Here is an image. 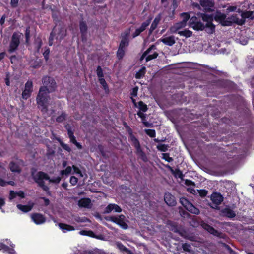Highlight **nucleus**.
Segmentation results:
<instances>
[{"label":"nucleus","instance_id":"21","mask_svg":"<svg viewBox=\"0 0 254 254\" xmlns=\"http://www.w3.org/2000/svg\"><path fill=\"white\" fill-rule=\"evenodd\" d=\"M129 140L131 142L132 145L135 147L136 150L141 148L138 140L133 135L132 132L129 133Z\"/></svg>","mask_w":254,"mask_h":254},{"label":"nucleus","instance_id":"1","mask_svg":"<svg viewBox=\"0 0 254 254\" xmlns=\"http://www.w3.org/2000/svg\"><path fill=\"white\" fill-rule=\"evenodd\" d=\"M201 18L205 24L203 23L195 16L192 17L190 20V25L195 30H205L208 34H212L215 31V26L212 23L213 18L211 16L203 14Z\"/></svg>","mask_w":254,"mask_h":254},{"label":"nucleus","instance_id":"5","mask_svg":"<svg viewBox=\"0 0 254 254\" xmlns=\"http://www.w3.org/2000/svg\"><path fill=\"white\" fill-rule=\"evenodd\" d=\"M213 204H209V206L215 209H219V205L223 201L224 197L222 195L217 192H213L210 197Z\"/></svg>","mask_w":254,"mask_h":254},{"label":"nucleus","instance_id":"8","mask_svg":"<svg viewBox=\"0 0 254 254\" xmlns=\"http://www.w3.org/2000/svg\"><path fill=\"white\" fill-rule=\"evenodd\" d=\"M215 20L219 22L222 26H229L230 23L227 20L226 15L219 11H217L214 14Z\"/></svg>","mask_w":254,"mask_h":254},{"label":"nucleus","instance_id":"46","mask_svg":"<svg viewBox=\"0 0 254 254\" xmlns=\"http://www.w3.org/2000/svg\"><path fill=\"white\" fill-rule=\"evenodd\" d=\"M163 155V159H165L166 161H167L168 162H170L173 161L172 158L170 157L169 156V154L168 153H163L162 154Z\"/></svg>","mask_w":254,"mask_h":254},{"label":"nucleus","instance_id":"43","mask_svg":"<svg viewBox=\"0 0 254 254\" xmlns=\"http://www.w3.org/2000/svg\"><path fill=\"white\" fill-rule=\"evenodd\" d=\"M145 132L150 137H154L156 135V132L154 129H145Z\"/></svg>","mask_w":254,"mask_h":254},{"label":"nucleus","instance_id":"37","mask_svg":"<svg viewBox=\"0 0 254 254\" xmlns=\"http://www.w3.org/2000/svg\"><path fill=\"white\" fill-rule=\"evenodd\" d=\"M80 29L82 34L86 33L87 27L86 24L85 22L82 21L80 23Z\"/></svg>","mask_w":254,"mask_h":254},{"label":"nucleus","instance_id":"44","mask_svg":"<svg viewBox=\"0 0 254 254\" xmlns=\"http://www.w3.org/2000/svg\"><path fill=\"white\" fill-rule=\"evenodd\" d=\"M124 54H125L124 49H123L122 48H119L117 53V57H118V58L119 59L122 58L123 57V56H124Z\"/></svg>","mask_w":254,"mask_h":254},{"label":"nucleus","instance_id":"60","mask_svg":"<svg viewBox=\"0 0 254 254\" xmlns=\"http://www.w3.org/2000/svg\"><path fill=\"white\" fill-rule=\"evenodd\" d=\"M101 178L103 180V182L107 184H109L110 182H108L107 180L109 179V177L107 176H101Z\"/></svg>","mask_w":254,"mask_h":254},{"label":"nucleus","instance_id":"9","mask_svg":"<svg viewBox=\"0 0 254 254\" xmlns=\"http://www.w3.org/2000/svg\"><path fill=\"white\" fill-rule=\"evenodd\" d=\"M33 85L32 81H27L25 85L24 90L22 92V97L24 99H28L31 95L32 92Z\"/></svg>","mask_w":254,"mask_h":254},{"label":"nucleus","instance_id":"28","mask_svg":"<svg viewBox=\"0 0 254 254\" xmlns=\"http://www.w3.org/2000/svg\"><path fill=\"white\" fill-rule=\"evenodd\" d=\"M180 202L186 210L189 207L190 205L191 204L190 202L185 197L180 198Z\"/></svg>","mask_w":254,"mask_h":254},{"label":"nucleus","instance_id":"23","mask_svg":"<svg viewBox=\"0 0 254 254\" xmlns=\"http://www.w3.org/2000/svg\"><path fill=\"white\" fill-rule=\"evenodd\" d=\"M116 245L117 248L119 249L121 252L126 253L127 254H131L132 251L125 246L121 242H116Z\"/></svg>","mask_w":254,"mask_h":254},{"label":"nucleus","instance_id":"16","mask_svg":"<svg viewBox=\"0 0 254 254\" xmlns=\"http://www.w3.org/2000/svg\"><path fill=\"white\" fill-rule=\"evenodd\" d=\"M78 205L81 208H91L92 207L91 201L89 198L80 199L78 202Z\"/></svg>","mask_w":254,"mask_h":254},{"label":"nucleus","instance_id":"24","mask_svg":"<svg viewBox=\"0 0 254 254\" xmlns=\"http://www.w3.org/2000/svg\"><path fill=\"white\" fill-rule=\"evenodd\" d=\"M160 20H161L160 15H158L157 17H155V18L154 19L153 22L151 24V27L150 28V33H151L153 30H154L156 28Z\"/></svg>","mask_w":254,"mask_h":254},{"label":"nucleus","instance_id":"63","mask_svg":"<svg viewBox=\"0 0 254 254\" xmlns=\"http://www.w3.org/2000/svg\"><path fill=\"white\" fill-rule=\"evenodd\" d=\"M188 191L194 195L197 193V190H195L193 188H188Z\"/></svg>","mask_w":254,"mask_h":254},{"label":"nucleus","instance_id":"57","mask_svg":"<svg viewBox=\"0 0 254 254\" xmlns=\"http://www.w3.org/2000/svg\"><path fill=\"white\" fill-rule=\"evenodd\" d=\"M19 0H11L10 4L12 7H16L17 6V4Z\"/></svg>","mask_w":254,"mask_h":254},{"label":"nucleus","instance_id":"47","mask_svg":"<svg viewBox=\"0 0 254 254\" xmlns=\"http://www.w3.org/2000/svg\"><path fill=\"white\" fill-rule=\"evenodd\" d=\"M113 211L115 212L120 213L122 212V209L118 205L113 203Z\"/></svg>","mask_w":254,"mask_h":254},{"label":"nucleus","instance_id":"26","mask_svg":"<svg viewBox=\"0 0 254 254\" xmlns=\"http://www.w3.org/2000/svg\"><path fill=\"white\" fill-rule=\"evenodd\" d=\"M157 48L156 46L154 45H151L149 48H148L142 55L140 60H142L144 58H146V57L147 56V55L149 54L150 52L152 50H156Z\"/></svg>","mask_w":254,"mask_h":254},{"label":"nucleus","instance_id":"54","mask_svg":"<svg viewBox=\"0 0 254 254\" xmlns=\"http://www.w3.org/2000/svg\"><path fill=\"white\" fill-rule=\"evenodd\" d=\"M50 53V50L49 49H46L43 53V56L44 58L47 61L48 59V56Z\"/></svg>","mask_w":254,"mask_h":254},{"label":"nucleus","instance_id":"29","mask_svg":"<svg viewBox=\"0 0 254 254\" xmlns=\"http://www.w3.org/2000/svg\"><path fill=\"white\" fill-rule=\"evenodd\" d=\"M178 33L180 36L185 37L186 38L190 37L192 35V32L187 29H185L183 31H178Z\"/></svg>","mask_w":254,"mask_h":254},{"label":"nucleus","instance_id":"20","mask_svg":"<svg viewBox=\"0 0 254 254\" xmlns=\"http://www.w3.org/2000/svg\"><path fill=\"white\" fill-rule=\"evenodd\" d=\"M160 40L164 44L169 46L173 45L176 42L175 38L174 36H170L161 38Z\"/></svg>","mask_w":254,"mask_h":254},{"label":"nucleus","instance_id":"45","mask_svg":"<svg viewBox=\"0 0 254 254\" xmlns=\"http://www.w3.org/2000/svg\"><path fill=\"white\" fill-rule=\"evenodd\" d=\"M97 75L99 78H101L104 77V74L103 73V70L101 66H98L97 68Z\"/></svg>","mask_w":254,"mask_h":254},{"label":"nucleus","instance_id":"51","mask_svg":"<svg viewBox=\"0 0 254 254\" xmlns=\"http://www.w3.org/2000/svg\"><path fill=\"white\" fill-rule=\"evenodd\" d=\"M16 196H17L16 192H15L13 190L10 191L9 196V199H10V200L13 199L14 198H15L16 197Z\"/></svg>","mask_w":254,"mask_h":254},{"label":"nucleus","instance_id":"61","mask_svg":"<svg viewBox=\"0 0 254 254\" xmlns=\"http://www.w3.org/2000/svg\"><path fill=\"white\" fill-rule=\"evenodd\" d=\"M137 91H138V87H135L133 88L132 92H131V95L133 96H136L137 94Z\"/></svg>","mask_w":254,"mask_h":254},{"label":"nucleus","instance_id":"12","mask_svg":"<svg viewBox=\"0 0 254 254\" xmlns=\"http://www.w3.org/2000/svg\"><path fill=\"white\" fill-rule=\"evenodd\" d=\"M164 199L167 205L169 206H174L176 204L175 197L169 192L165 193Z\"/></svg>","mask_w":254,"mask_h":254},{"label":"nucleus","instance_id":"3","mask_svg":"<svg viewBox=\"0 0 254 254\" xmlns=\"http://www.w3.org/2000/svg\"><path fill=\"white\" fill-rule=\"evenodd\" d=\"M125 215L121 214L118 217L116 216H107L105 219L108 221H111L119 225L123 229H127L128 227V225L125 222Z\"/></svg>","mask_w":254,"mask_h":254},{"label":"nucleus","instance_id":"14","mask_svg":"<svg viewBox=\"0 0 254 254\" xmlns=\"http://www.w3.org/2000/svg\"><path fill=\"white\" fill-rule=\"evenodd\" d=\"M200 4L204 9L211 11L214 7V2L213 0H200Z\"/></svg>","mask_w":254,"mask_h":254},{"label":"nucleus","instance_id":"7","mask_svg":"<svg viewBox=\"0 0 254 254\" xmlns=\"http://www.w3.org/2000/svg\"><path fill=\"white\" fill-rule=\"evenodd\" d=\"M43 83L44 86L42 87H45L48 92L51 93L55 91L56 84L53 78L46 76L43 78Z\"/></svg>","mask_w":254,"mask_h":254},{"label":"nucleus","instance_id":"18","mask_svg":"<svg viewBox=\"0 0 254 254\" xmlns=\"http://www.w3.org/2000/svg\"><path fill=\"white\" fill-rule=\"evenodd\" d=\"M237 12L239 13H241V15L242 17L241 19H243L244 20L246 18H250L251 19H254V11H243L240 8H238Z\"/></svg>","mask_w":254,"mask_h":254},{"label":"nucleus","instance_id":"64","mask_svg":"<svg viewBox=\"0 0 254 254\" xmlns=\"http://www.w3.org/2000/svg\"><path fill=\"white\" fill-rule=\"evenodd\" d=\"M41 199H43L44 202V205L47 206L50 204V200L46 197H42Z\"/></svg>","mask_w":254,"mask_h":254},{"label":"nucleus","instance_id":"49","mask_svg":"<svg viewBox=\"0 0 254 254\" xmlns=\"http://www.w3.org/2000/svg\"><path fill=\"white\" fill-rule=\"evenodd\" d=\"M70 182L73 185H75L78 182V178L75 177V176H71L70 178Z\"/></svg>","mask_w":254,"mask_h":254},{"label":"nucleus","instance_id":"19","mask_svg":"<svg viewBox=\"0 0 254 254\" xmlns=\"http://www.w3.org/2000/svg\"><path fill=\"white\" fill-rule=\"evenodd\" d=\"M227 20H228L230 23V26H231L233 23H237L239 25H242L245 22V20L243 19H239L237 17L236 15H231L227 18Z\"/></svg>","mask_w":254,"mask_h":254},{"label":"nucleus","instance_id":"62","mask_svg":"<svg viewBox=\"0 0 254 254\" xmlns=\"http://www.w3.org/2000/svg\"><path fill=\"white\" fill-rule=\"evenodd\" d=\"M17 196H19L21 198H23L25 197V193L23 191H19L16 192Z\"/></svg>","mask_w":254,"mask_h":254},{"label":"nucleus","instance_id":"32","mask_svg":"<svg viewBox=\"0 0 254 254\" xmlns=\"http://www.w3.org/2000/svg\"><path fill=\"white\" fill-rule=\"evenodd\" d=\"M9 168L12 172L20 173V169L19 167L13 162H11L10 163Z\"/></svg>","mask_w":254,"mask_h":254},{"label":"nucleus","instance_id":"13","mask_svg":"<svg viewBox=\"0 0 254 254\" xmlns=\"http://www.w3.org/2000/svg\"><path fill=\"white\" fill-rule=\"evenodd\" d=\"M66 128L67 130V134L68 137L70 138V142L73 143L76 145V146L79 149H82L81 145L77 142L75 136H74V132L69 127L66 126Z\"/></svg>","mask_w":254,"mask_h":254},{"label":"nucleus","instance_id":"56","mask_svg":"<svg viewBox=\"0 0 254 254\" xmlns=\"http://www.w3.org/2000/svg\"><path fill=\"white\" fill-rule=\"evenodd\" d=\"M141 33V32L140 31V30L139 29V28H137L135 30V32L133 33L132 34V37L133 38H135L136 37H137V36H138L140 33Z\"/></svg>","mask_w":254,"mask_h":254},{"label":"nucleus","instance_id":"2","mask_svg":"<svg viewBox=\"0 0 254 254\" xmlns=\"http://www.w3.org/2000/svg\"><path fill=\"white\" fill-rule=\"evenodd\" d=\"M49 93L46 91L45 87H41L36 98L38 106L43 112H45L47 110V107L50 99L48 95Z\"/></svg>","mask_w":254,"mask_h":254},{"label":"nucleus","instance_id":"25","mask_svg":"<svg viewBox=\"0 0 254 254\" xmlns=\"http://www.w3.org/2000/svg\"><path fill=\"white\" fill-rule=\"evenodd\" d=\"M79 233L82 235L87 236L97 239L99 238V237L96 235L95 233L91 230H81L79 232Z\"/></svg>","mask_w":254,"mask_h":254},{"label":"nucleus","instance_id":"52","mask_svg":"<svg viewBox=\"0 0 254 254\" xmlns=\"http://www.w3.org/2000/svg\"><path fill=\"white\" fill-rule=\"evenodd\" d=\"M238 8H237V7L236 6H229L227 10L229 11V12H234V11H236L238 10Z\"/></svg>","mask_w":254,"mask_h":254},{"label":"nucleus","instance_id":"50","mask_svg":"<svg viewBox=\"0 0 254 254\" xmlns=\"http://www.w3.org/2000/svg\"><path fill=\"white\" fill-rule=\"evenodd\" d=\"M30 28L29 27L27 28L25 31V38H26V42L28 43L29 39L30 38Z\"/></svg>","mask_w":254,"mask_h":254},{"label":"nucleus","instance_id":"59","mask_svg":"<svg viewBox=\"0 0 254 254\" xmlns=\"http://www.w3.org/2000/svg\"><path fill=\"white\" fill-rule=\"evenodd\" d=\"M73 173L78 175H82L80 170L76 167L73 166Z\"/></svg>","mask_w":254,"mask_h":254},{"label":"nucleus","instance_id":"31","mask_svg":"<svg viewBox=\"0 0 254 254\" xmlns=\"http://www.w3.org/2000/svg\"><path fill=\"white\" fill-rule=\"evenodd\" d=\"M17 207L24 212H28L31 209V207L27 205L17 204Z\"/></svg>","mask_w":254,"mask_h":254},{"label":"nucleus","instance_id":"10","mask_svg":"<svg viewBox=\"0 0 254 254\" xmlns=\"http://www.w3.org/2000/svg\"><path fill=\"white\" fill-rule=\"evenodd\" d=\"M31 218L32 221L37 225L43 224L46 221L45 217L41 213H33L31 215Z\"/></svg>","mask_w":254,"mask_h":254},{"label":"nucleus","instance_id":"42","mask_svg":"<svg viewBox=\"0 0 254 254\" xmlns=\"http://www.w3.org/2000/svg\"><path fill=\"white\" fill-rule=\"evenodd\" d=\"M113 211V203H110L105 208L104 213L108 214Z\"/></svg>","mask_w":254,"mask_h":254},{"label":"nucleus","instance_id":"58","mask_svg":"<svg viewBox=\"0 0 254 254\" xmlns=\"http://www.w3.org/2000/svg\"><path fill=\"white\" fill-rule=\"evenodd\" d=\"M74 229L73 226L64 224V230H66L67 231H71L73 230Z\"/></svg>","mask_w":254,"mask_h":254},{"label":"nucleus","instance_id":"48","mask_svg":"<svg viewBox=\"0 0 254 254\" xmlns=\"http://www.w3.org/2000/svg\"><path fill=\"white\" fill-rule=\"evenodd\" d=\"M99 82L103 86L104 88L106 89L107 87V84L105 81V80L103 78H99Z\"/></svg>","mask_w":254,"mask_h":254},{"label":"nucleus","instance_id":"6","mask_svg":"<svg viewBox=\"0 0 254 254\" xmlns=\"http://www.w3.org/2000/svg\"><path fill=\"white\" fill-rule=\"evenodd\" d=\"M33 179L48 194H50L49 187L45 185L44 180H48L50 179V176H32Z\"/></svg>","mask_w":254,"mask_h":254},{"label":"nucleus","instance_id":"35","mask_svg":"<svg viewBox=\"0 0 254 254\" xmlns=\"http://www.w3.org/2000/svg\"><path fill=\"white\" fill-rule=\"evenodd\" d=\"M180 17L182 18V22L187 25V21L190 18V15L188 13H182L180 14Z\"/></svg>","mask_w":254,"mask_h":254},{"label":"nucleus","instance_id":"36","mask_svg":"<svg viewBox=\"0 0 254 254\" xmlns=\"http://www.w3.org/2000/svg\"><path fill=\"white\" fill-rule=\"evenodd\" d=\"M128 40L126 37H125L122 39L120 44V46H119V48H122L123 49H124L125 47L128 46Z\"/></svg>","mask_w":254,"mask_h":254},{"label":"nucleus","instance_id":"27","mask_svg":"<svg viewBox=\"0 0 254 254\" xmlns=\"http://www.w3.org/2000/svg\"><path fill=\"white\" fill-rule=\"evenodd\" d=\"M136 154L138 157L144 162L147 161V158L145 154L143 152L141 148L136 150Z\"/></svg>","mask_w":254,"mask_h":254},{"label":"nucleus","instance_id":"33","mask_svg":"<svg viewBox=\"0 0 254 254\" xmlns=\"http://www.w3.org/2000/svg\"><path fill=\"white\" fill-rule=\"evenodd\" d=\"M146 68L144 66L142 67L136 74L135 78L136 79H140L145 73Z\"/></svg>","mask_w":254,"mask_h":254},{"label":"nucleus","instance_id":"11","mask_svg":"<svg viewBox=\"0 0 254 254\" xmlns=\"http://www.w3.org/2000/svg\"><path fill=\"white\" fill-rule=\"evenodd\" d=\"M220 215L223 217H227L230 219L234 218L236 214V213L229 207L225 208L220 210Z\"/></svg>","mask_w":254,"mask_h":254},{"label":"nucleus","instance_id":"4","mask_svg":"<svg viewBox=\"0 0 254 254\" xmlns=\"http://www.w3.org/2000/svg\"><path fill=\"white\" fill-rule=\"evenodd\" d=\"M22 36V33L19 32H14L12 34L8 49L9 53H13L17 49L20 44V39Z\"/></svg>","mask_w":254,"mask_h":254},{"label":"nucleus","instance_id":"39","mask_svg":"<svg viewBox=\"0 0 254 254\" xmlns=\"http://www.w3.org/2000/svg\"><path fill=\"white\" fill-rule=\"evenodd\" d=\"M168 148L169 146L168 145L161 143L158 144L157 146V148L158 149V150L163 152L166 151L168 150Z\"/></svg>","mask_w":254,"mask_h":254},{"label":"nucleus","instance_id":"22","mask_svg":"<svg viewBox=\"0 0 254 254\" xmlns=\"http://www.w3.org/2000/svg\"><path fill=\"white\" fill-rule=\"evenodd\" d=\"M0 251H2L3 253L8 252L9 254H16L13 248H10L3 243H0Z\"/></svg>","mask_w":254,"mask_h":254},{"label":"nucleus","instance_id":"17","mask_svg":"<svg viewBox=\"0 0 254 254\" xmlns=\"http://www.w3.org/2000/svg\"><path fill=\"white\" fill-rule=\"evenodd\" d=\"M186 24L185 23L180 21L175 23L173 26L170 28V31L172 33H178V31H180V30L185 27Z\"/></svg>","mask_w":254,"mask_h":254},{"label":"nucleus","instance_id":"15","mask_svg":"<svg viewBox=\"0 0 254 254\" xmlns=\"http://www.w3.org/2000/svg\"><path fill=\"white\" fill-rule=\"evenodd\" d=\"M203 228L211 234L214 236L221 237L222 233L215 229L214 227L207 223L202 225Z\"/></svg>","mask_w":254,"mask_h":254},{"label":"nucleus","instance_id":"38","mask_svg":"<svg viewBox=\"0 0 254 254\" xmlns=\"http://www.w3.org/2000/svg\"><path fill=\"white\" fill-rule=\"evenodd\" d=\"M138 108L140 111H142L144 112L147 111L148 108L147 105L144 103L142 101H140L138 102Z\"/></svg>","mask_w":254,"mask_h":254},{"label":"nucleus","instance_id":"40","mask_svg":"<svg viewBox=\"0 0 254 254\" xmlns=\"http://www.w3.org/2000/svg\"><path fill=\"white\" fill-rule=\"evenodd\" d=\"M182 247L184 251L188 252H190L191 251V245L190 244L185 243L182 244Z\"/></svg>","mask_w":254,"mask_h":254},{"label":"nucleus","instance_id":"34","mask_svg":"<svg viewBox=\"0 0 254 254\" xmlns=\"http://www.w3.org/2000/svg\"><path fill=\"white\" fill-rule=\"evenodd\" d=\"M158 56V53L156 52H154L153 54H151V52L147 55L146 57V62H148L151 60L156 59Z\"/></svg>","mask_w":254,"mask_h":254},{"label":"nucleus","instance_id":"55","mask_svg":"<svg viewBox=\"0 0 254 254\" xmlns=\"http://www.w3.org/2000/svg\"><path fill=\"white\" fill-rule=\"evenodd\" d=\"M72 169L71 167L68 166L64 170V175H68L72 173Z\"/></svg>","mask_w":254,"mask_h":254},{"label":"nucleus","instance_id":"41","mask_svg":"<svg viewBox=\"0 0 254 254\" xmlns=\"http://www.w3.org/2000/svg\"><path fill=\"white\" fill-rule=\"evenodd\" d=\"M197 192L201 197H205L208 193V190L205 189L197 190Z\"/></svg>","mask_w":254,"mask_h":254},{"label":"nucleus","instance_id":"53","mask_svg":"<svg viewBox=\"0 0 254 254\" xmlns=\"http://www.w3.org/2000/svg\"><path fill=\"white\" fill-rule=\"evenodd\" d=\"M150 19H149L145 22L142 23L141 27L145 30L146 27L149 25L150 23Z\"/></svg>","mask_w":254,"mask_h":254},{"label":"nucleus","instance_id":"30","mask_svg":"<svg viewBox=\"0 0 254 254\" xmlns=\"http://www.w3.org/2000/svg\"><path fill=\"white\" fill-rule=\"evenodd\" d=\"M187 210L190 212L191 213L198 215L200 213V211L198 208L194 206L192 203L190 205L189 207L188 208Z\"/></svg>","mask_w":254,"mask_h":254}]
</instances>
